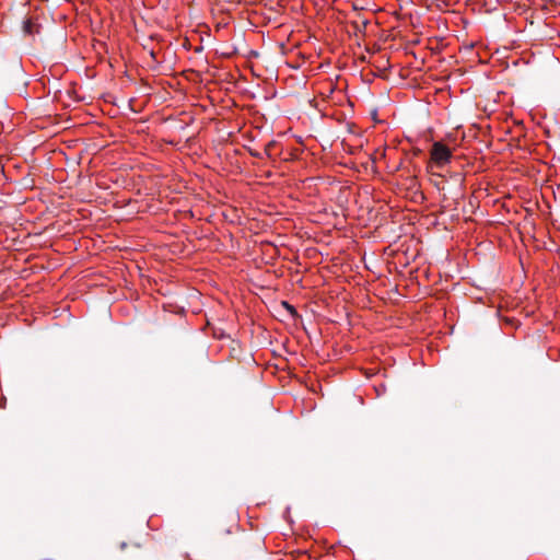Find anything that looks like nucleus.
<instances>
[{
    "mask_svg": "<svg viewBox=\"0 0 560 560\" xmlns=\"http://www.w3.org/2000/svg\"><path fill=\"white\" fill-rule=\"evenodd\" d=\"M452 151L442 142L436 141L431 149V168L443 171L452 160Z\"/></svg>",
    "mask_w": 560,
    "mask_h": 560,
    "instance_id": "nucleus-1",
    "label": "nucleus"
},
{
    "mask_svg": "<svg viewBox=\"0 0 560 560\" xmlns=\"http://www.w3.org/2000/svg\"><path fill=\"white\" fill-rule=\"evenodd\" d=\"M478 207V201L476 199H469L468 201V209L464 208V213L474 212V210Z\"/></svg>",
    "mask_w": 560,
    "mask_h": 560,
    "instance_id": "nucleus-2",
    "label": "nucleus"
},
{
    "mask_svg": "<svg viewBox=\"0 0 560 560\" xmlns=\"http://www.w3.org/2000/svg\"><path fill=\"white\" fill-rule=\"evenodd\" d=\"M282 305L287 308V311L289 312V314L292 316V317H295L298 316V312L294 308V306L290 305L288 302H282Z\"/></svg>",
    "mask_w": 560,
    "mask_h": 560,
    "instance_id": "nucleus-3",
    "label": "nucleus"
},
{
    "mask_svg": "<svg viewBox=\"0 0 560 560\" xmlns=\"http://www.w3.org/2000/svg\"><path fill=\"white\" fill-rule=\"evenodd\" d=\"M456 72H457V75H460V74H463L465 71H464V70H462V68H457V69H456Z\"/></svg>",
    "mask_w": 560,
    "mask_h": 560,
    "instance_id": "nucleus-4",
    "label": "nucleus"
},
{
    "mask_svg": "<svg viewBox=\"0 0 560 560\" xmlns=\"http://www.w3.org/2000/svg\"><path fill=\"white\" fill-rule=\"evenodd\" d=\"M448 329H450V334H452L453 329H454V325L453 324H448Z\"/></svg>",
    "mask_w": 560,
    "mask_h": 560,
    "instance_id": "nucleus-5",
    "label": "nucleus"
},
{
    "mask_svg": "<svg viewBox=\"0 0 560 560\" xmlns=\"http://www.w3.org/2000/svg\"><path fill=\"white\" fill-rule=\"evenodd\" d=\"M30 27H31V24L27 22V23L25 24V31H26V32H30Z\"/></svg>",
    "mask_w": 560,
    "mask_h": 560,
    "instance_id": "nucleus-6",
    "label": "nucleus"
},
{
    "mask_svg": "<svg viewBox=\"0 0 560 560\" xmlns=\"http://www.w3.org/2000/svg\"><path fill=\"white\" fill-rule=\"evenodd\" d=\"M250 154H252L253 156L260 158V154H259V153H257V152H253V151H252V152H250Z\"/></svg>",
    "mask_w": 560,
    "mask_h": 560,
    "instance_id": "nucleus-7",
    "label": "nucleus"
},
{
    "mask_svg": "<svg viewBox=\"0 0 560 560\" xmlns=\"http://www.w3.org/2000/svg\"><path fill=\"white\" fill-rule=\"evenodd\" d=\"M289 355L291 357H295L298 354V352H293V351H290V352H287Z\"/></svg>",
    "mask_w": 560,
    "mask_h": 560,
    "instance_id": "nucleus-8",
    "label": "nucleus"
},
{
    "mask_svg": "<svg viewBox=\"0 0 560 560\" xmlns=\"http://www.w3.org/2000/svg\"><path fill=\"white\" fill-rule=\"evenodd\" d=\"M126 547H127V544H126V542H121V544H120V549H121V550H124Z\"/></svg>",
    "mask_w": 560,
    "mask_h": 560,
    "instance_id": "nucleus-9",
    "label": "nucleus"
},
{
    "mask_svg": "<svg viewBox=\"0 0 560 560\" xmlns=\"http://www.w3.org/2000/svg\"><path fill=\"white\" fill-rule=\"evenodd\" d=\"M214 336H215V337H218V338H222L224 335H223V332H221L220 335H217V334L214 332Z\"/></svg>",
    "mask_w": 560,
    "mask_h": 560,
    "instance_id": "nucleus-10",
    "label": "nucleus"
},
{
    "mask_svg": "<svg viewBox=\"0 0 560 560\" xmlns=\"http://www.w3.org/2000/svg\"><path fill=\"white\" fill-rule=\"evenodd\" d=\"M271 353H272V355H273V358H275V359H278V355H277V352H276V351H272Z\"/></svg>",
    "mask_w": 560,
    "mask_h": 560,
    "instance_id": "nucleus-11",
    "label": "nucleus"
},
{
    "mask_svg": "<svg viewBox=\"0 0 560 560\" xmlns=\"http://www.w3.org/2000/svg\"><path fill=\"white\" fill-rule=\"evenodd\" d=\"M470 48H472V45H469V47H466V50L469 51Z\"/></svg>",
    "mask_w": 560,
    "mask_h": 560,
    "instance_id": "nucleus-12",
    "label": "nucleus"
},
{
    "mask_svg": "<svg viewBox=\"0 0 560 560\" xmlns=\"http://www.w3.org/2000/svg\"><path fill=\"white\" fill-rule=\"evenodd\" d=\"M470 48H472V45H469V47H466V50L469 51Z\"/></svg>",
    "mask_w": 560,
    "mask_h": 560,
    "instance_id": "nucleus-13",
    "label": "nucleus"
}]
</instances>
